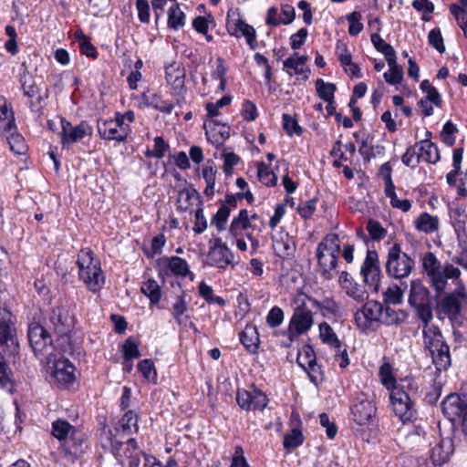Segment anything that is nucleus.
<instances>
[{
  "instance_id": "f257e3e1",
  "label": "nucleus",
  "mask_w": 467,
  "mask_h": 467,
  "mask_svg": "<svg viewBox=\"0 0 467 467\" xmlns=\"http://www.w3.org/2000/svg\"><path fill=\"white\" fill-rule=\"evenodd\" d=\"M422 268L436 292L437 315L448 317L452 326H462L467 321L463 315L467 291L460 280L461 270L448 262L441 265L431 252L423 255Z\"/></svg>"
},
{
  "instance_id": "f03ea898",
  "label": "nucleus",
  "mask_w": 467,
  "mask_h": 467,
  "mask_svg": "<svg viewBox=\"0 0 467 467\" xmlns=\"http://www.w3.org/2000/svg\"><path fill=\"white\" fill-rule=\"evenodd\" d=\"M423 343L432 358L437 370H446L451 366L450 348L445 343L438 327L423 326Z\"/></svg>"
},
{
  "instance_id": "7ed1b4c3",
  "label": "nucleus",
  "mask_w": 467,
  "mask_h": 467,
  "mask_svg": "<svg viewBox=\"0 0 467 467\" xmlns=\"http://www.w3.org/2000/svg\"><path fill=\"white\" fill-rule=\"evenodd\" d=\"M52 434L61 442L62 451L66 455L74 458L84 452L85 442L83 433L65 420H57L52 424Z\"/></svg>"
},
{
  "instance_id": "20e7f679",
  "label": "nucleus",
  "mask_w": 467,
  "mask_h": 467,
  "mask_svg": "<svg viewBox=\"0 0 467 467\" xmlns=\"http://www.w3.org/2000/svg\"><path fill=\"white\" fill-rule=\"evenodd\" d=\"M414 266V259L401 251L400 244L396 243L389 249L385 267L390 277L406 278L410 275Z\"/></svg>"
},
{
  "instance_id": "39448f33",
  "label": "nucleus",
  "mask_w": 467,
  "mask_h": 467,
  "mask_svg": "<svg viewBox=\"0 0 467 467\" xmlns=\"http://www.w3.org/2000/svg\"><path fill=\"white\" fill-rule=\"evenodd\" d=\"M27 337L35 355L40 359L45 358L47 365L51 364L54 347L47 328L36 322H32L28 327Z\"/></svg>"
},
{
  "instance_id": "423d86ee",
  "label": "nucleus",
  "mask_w": 467,
  "mask_h": 467,
  "mask_svg": "<svg viewBox=\"0 0 467 467\" xmlns=\"http://www.w3.org/2000/svg\"><path fill=\"white\" fill-rule=\"evenodd\" d=\"M429 294V290L420 281H411L408 301L410 306L415 308L418 317L425 325H428L433 317Z\"/></svg>"
},
{
  "instance_id": "0eeeda50",
  "label": "nucleus",
  "mask_w": 467,
  "mask_h": 467,
  "mask_svg": "<svg viewBox=\"0 0 467 467\" xmlns=\"http://www.w3.org/2000/svg\"><path fill=\"white\" fill-rule=\"evenodd\" d=\"M0 348L9 355H16L19 351L16 329L8 308H0Z\"/></svg>"
},
{
  "instance_id": "6e6552de",
  "label": "nucleus",
  "mask_w": 467,
  "mask_h": 467,
  "mask_svg": "<svg viewBox=\"0 0 467 467\" xmlns=\"http://www.w3.org/2000/svg\"><path fill=\"white\" fill-rule=\"evenodd\" d=\"M352 420L360 426L373 423L377 408L370 396L364 392L357 394L350 408Z\"/></svg>"
},
{
  "instance_id": "1a4fd4ad",
  "label": "nucleus",
  "mask_w": 467,
  "mask_h": 467,
  "mask_svg": "<svg viewBox=\"0 0 467 467\" xmlns=\"http://www.w3.org/2000/svg\"><path fill=\"white\" fill-rule=\"evenodd\" d=\"M389 399L393 412L401 421L406 422L412 420L415 414L413 402L403 387L393 386Z\"/></svg>"
},
{
  "instance_id": "9d476101",
  "label": "nucleus",
  "mask_w": 467,
  "mask_h": 467,
  "mask_svg": "<svg viewBox=\"0 0 467 467\" xmlns=\"http://www.w3.org/2000/svg\"><path fill=\"white\" fill-rule=\"evenodd\" d=\"M360 274L365 285L378 293L379 290L381 271L379 254L375 250H368L365 260L361 265Z\"/></svg>"
},
{
  "instance_id": "9b49d317",
  "label": "nucleus",
  "mask_w": 467,
  "mask_h": 467,
  "mask_svg": "<svg viewBox=\"0 0 467 467\" xmlns=\"http://www.w3.org/2000/svg\"><path fill=\"white\" fill-rule=\"evenodd\" d=\"M234 254L227 245L223 243L222 239L215 237L209 242V251L205 259V264L224 269L233 261Z\"/></svg>"
},
{
  "instance_id": "f8f14e48",
  "label": "nucleus",
  "mask_w": 467,
  "mask_h": 467,
  "mask_svg": "<svg viewBox=\"0 0 467 467\" xmlns=\"http://www.w3.org/2000/svg\"><path fill=\"white\" fill-rule=\"evenodd\" d=\"M49 328L59 337L67 336L74 327V317L64 306H57L52 309L48 318Z\"/></svg>"
},
{
  "instance_id": "ddd939ff",
  "label": "nucleus",
  "mask_w": 467,
  "mask_h": 467,
  "mask_svg": "<svg viewBox=\"0 0 467 467\" xmlns=\"http://www.w3.org/2000/svg\"><path fill=\"white\" fill-rule=\"evenodd\" d=\"M313 325V317L310 309L305 306H297L291 317L287 330L288 338L292 341L294 337L306 333Z\"/></svg>"
},
{
  "instance_id": "4468645a",
  "label": "nucleus",
  "mask_w": 467,
  "mask_h": 467,
  "mask_svg": "<svg viewBox=\"0 0 467 467\" xmlns=\"http://www.w3.org/2000/svg\"><path fill=\"white\" fill-rule=\"evenodd\" d=\"M60 122L62 126L61 142L64 146L78 142L85 136L91 134V127L84 121L73 126L69 121L61 118Z\"/></svg>"
},
{
  "instance_id": "2eb2a0df",
  "label": "nucleus",
  "mask_w": 467,
  "mask_h": 467,
  "mask_svg": "<svg viewBox=\"0 0 467 467\" xmlns=\"http://www.w3.org/2000/svg\"><path fill=\"white\" fill-rule=\"evenodd\" d=\"M441 410L446 418L454 421L467 410V393L450 394L441 402Z\"/></svg>"
},
{
  "instance_id": "dca6fc26",
  "label": "nucleus",
  "mask_w": 467,
  "mask_h": 467,
  "mask_svg": "<svg viewBox=\"0 0 467 467\" xmlns=\"http://www.w3.org/2000/svg\"><path fill=\"white\" fill-rule=\"evenodd\" d=\"M236 401L240 408L245 410H263L267 406L268 399L261 391L254 390L249 392L244 389H238L236 393Z\"/></svg>"
},
{
  "instance_id": "f3484780",
  "label": "nucleus",
  "mask_w": 467,
  "mask_h": 467,
  "mask_svg": "<svg viewBox=\"0 0 467 467\" xmlns=\"http://www.w3.org/2000/svg\"><path fill=\"white\" fill-rule=\"evenodd\" d=\"M345 293L358 303H364L368 298V293L363 285L357 283L347 271H343L338 279Z\"/></svg>"
},
{
  "instance_id": "a211bd4d",
  "label": "nucleus",
  "mask_w": 467,
  "mask_h": 467,
  "mask_svg": "<svg viewBox=\"0 0 467 467\" xmlns=\"http://www.w3.org/2000/svg\"><path fill=\"white\" fill-rule=\"evenodd\" d=\"M98 131L104 140L123 141L128 135V126L119 124L116 119H109L98 122Z\"/></svg>"
},
{
  "instance_id": "6ab92c4d",
  "label": "nucleus",
  "mask_w": 467,
  "mask_h": 467,
  "mask_svg": "<svg viewBox=\"0 0 467 467\" xmlns=\"http://www.w3.org/2000/svg\"><path fill=\"white\" fill-rule=\"evenodd\" d=\"M381 304L374 301L368 302L355 313V321L358 327L368 328L373 321L379 318Z\"/></svg>"
},
{
  "instance_id": "aec40b11",
  "label": "nucleus",
  "mask_w": 467,
  "mask_h": 467,
  "mask_svg": "<svg viewBox=\"0 0 467 467\" xmlns=\"http://www.w3.org/2000/svg\"><path fill=\"white\" fill-rule=\"evenodd\" d=\"M52 366H49L51 375L62 384L71 383L75 379L74 366L66 358L55 359L52 358Z\"/></svg>"
},
{
  "instance_id": "412c9836",
  "label": "nucleus",
  "mask_w": 467,
  "mask_h": 467,
  "mask_svg": "<svg viewBox=\"0 0 467 467\" xmlns=\"http://www.w3.org/2000/svg\"><path fill=\"white\" fill-rule=\"evenodd\" d=\"M227 28L232 35L237 37L240 36H244L246 43L251 47V49L256 48L257 41L255 29L252 26L248 25L245 21L243 19H237L234 22H228Z\"/></svg>"
},
{
  "instance_id": "4be33fe9",
  "label": "nucleus",
  "mask_w": 467,
  "mask_h": 467,
  "mask_svg": "<svg viewBox=\"0 0 467 467\" xmlns=\"http://www.w3.org/2000/svg\"><path fill=\"white\" fill-rule=\"evenodd\" d=\"M79 278L87 285L88 289L93 292H99L105 284V276L100 264L95 265L88 270L78 273Z\"/></svg>"
},
{
  "instance_id": "5701e85b",
  "label": "nucleus",
  "mask_w": 467,
  "mask_h": 467,
  "mask_svg": "<svg viewBox=\"0 0 467 467\" xmlns=\"http://www.w3.org/2000/svg\"><path fill=\"white\" fill-rule=\"evenodd\" d=\"M272 240V248L276 256L286 259L294 255L296 245L288 234L280 233L277 235H274Z\"/></svg>"
},
{
  "instance_id": "b1692460",
  "label": "nucleus",
  "mask_w": 467,
  "mask_h": 467,
  "mask_svg": "<svg viewBox=\"0 0 467 467\" xmlns=\"http://www.w3.org/2000/svg\"><path fill=\"white\" fill-rule=\"evenodd\" d=\"M207 140L216 147H220L230 136V127L219 122L211 120L204 124Z\"/></svg>"
},
{
  "instance_id": "393cba45",
  "label": "nucleus",
  "mask_w": 467,
  "mask_h": 467,
  "mask_svg": "<svg viewBox=\"0 0 467 467\" xmlns=\"http://www.w3.org/2000/svg\"><path fill=\"white\" fill-rule=\"evenodd\" d=\"M166 80L174 90H180L184 87L185 69L181 63L173 62L166 67Z\"/></svg>"
},
{
  "instance_id": "a878e982",
  "label": "nucleus",
  "mask_w": 467,
  "mask_h": 467,
  "mask_svg": "<svg viewBox=\"0 0 467 467\" xmlns=\"http://www.w3.org/2000/svg\"><path fill=\"white\" fill-rule=\"evenodd\" d=\"M408 315L403 310H395L381 305L379 321L386 326H399L406 321Z\"/></svg>"
},
{
  "instance_id": "bb28decb",
  "label": "nucleus",
  "mask_w": 467,
  "mask_h": 467,
  "mask_svg": "<svg viewBox=\"0 0 467 467\" xmlns=\"http://www.w3.org/2000/svg\"><path fill=\"white\" fill-rule=\"evenodd\" d=\"M240 341L244 347L250 352L255 353L260 343L259 333L254 325H246L240 333Z\"/></svg>"
},
{
  "instance_id": "cd10ccee",
  "label": "nucleus",
  "mask_w": 467,
  "mask_h": 467,
  "mask_svg": "<svg viewBox=\"0 0 467 467\" xmlns=\"http://www.w3.org/2000/svg\"><path fill=\"white\" fill-rule=\"evenodd\" d=\"M317 258L320 267L322 276L327 280L334 277V272L337 265V256L330 255L324 253L317 252Z\"/></svg>"
},
{
  "instance_id": "c85d7f7f",
  "label": "nucleus",
  "mask_w": 467,
  "mask_h": 467,
  "mask_svg": "<svg viewBox=\"0 0 467 467\" xmlns=\"http://www.w3.org/2000/svg\"><path fill=\"white\" fill-rule=\"evenodd\" d=\"M452 453V443L451 441H441L431 450V460L434 464L441 465L450 460Z\"/></svg>"
},
{
  "instance_id": "c756f323",
  "label": "nucleus",
  "mask_w": 467,
  "mask_h": 467,
  "mask_svg": "<svg viewBox=\"0 0 467 467\" xmlns=\"http://www.w3.org/2000/svg\"><path fill=\"white\" fill-rule=\"evenodd\" d=\"M420 160L428 163H436L440 160V153L436 144L429 140L417 143Z\"/></svg>"
},
{
  "instance_id": "7c9ffc66",
  "label": "nucleus",
  "mask_w": 467,
  "mask_h": 467,
  "mask_svg": "<svg viewBox=\"0 0 467 467\" xmlns=\"http://www.w3.org/2000/svg\"><path fill=\"white\" fill-rule=\"evenodd\" d=\"M317 252L326 253L330 255L337 256L340 252V242L337 234H327L318 244Z\"/></svg>"
},
{
  "instance_id": "2f4dec72",
  "label": "nucleus",
  "mask_w": 467,
  "mask_h": 467,
  "mask_svg": "<svg viewBox=\"0 0 467 467\" xmlns=\"http://www.w3.org/2000/svg\"><path fill=\"white\" fill-rule=\"evenodd\" d=\"M142 100L147 107L154 108L155 109L166 114H170L174 107L171 102L161 99V96L157 93H143Z\"/></svg>"
},
{
  "instance_id": "473e14b6",
  "label": "nucleus",
  "mask_w": 467,
  "mask_h": 467,
  "mask_svg": "<svg viewBox=\"0 0 467 467\" xmlns=\"http://www.w3.org/2000/svg\"><path fill=\"white\" fill-rule=\"evenodd\" d=\"M250 226L251 223L247 210H241L238 216L233 219L229 228V234L236 237L242 234V232Z\"/></svg>"
},
{
  "instance_id": "72a5a7b5",
  "label": "nucleus",
  "mask_w": 467,
  "mask_h": 467,
  "mask_svg": "<svg viewBox=\"0 0 467 467\" xmlns=\"http://www.w3.org/2000/svg\"><path fill=\"white\" fill-rule=\"evenodd\" d=\"M415 227L417 230L426 234L432 233L439 227L438 217L423 213L416 219Z\"/></svg>"
},
{
  "instance_id": "f704fd0d",
  "label": "nucleus",
  "mask_w": 467,
  "mask_h": 467,
  "mask_svg": "<svg viewBox=\"0 0 467 467\" xmlns=\"http://www.w3.org/2000/svg\"><path fill=\"white\" fill-rule=\"evenodd\" d=\"M118 431H121L125 434H131L133 431H138V417L132 411H127L122 418L119 420L118 427L116 428Z\"/></svg>"
},
{
  "instance_id": "c9c22d12",
  "label": "nucleus",
  "mask_w": 467,
  "mask_h": 467,
  "mask_svg": "<svg viewBox=\"0 0 467 467\" xmlns=\"http://www.w3.org/2000/svg\"><path fill=\"white\" fill-rule=\"evenodd\" d=\"M389 69L385 72L383 77L389 84L397 85L400 84L403 78V69L397 63V57H394L387 60Z\"/></svg>"
},
{
  "instance_id": "e433bc0d",
  "label": "nucleus",
  "mask_w": 467,
  "mask_h": 467,
  "mask_svg": "<svg viewBox=\"0 0 467 467\" xmlns=\"http://www.w3.org/2000/svg\"><path fill=\"white\" fill-rule=\"evenodd\" d=\"M126 446V450L124 451V453L130 458H135V461L138 462V451L139 448L137 446V442L135 439H129L125 443L123 441H118L116 438L112 439L111 441V447L114 453L119 454L120 449L123 446Z\"/></svg>"
},
{
  "instance_id": "4c0bfd02",
  "label": "nucleus",
  "mask_w": 467,
  "mask_h": 467,
  "mask_svg": "<svg viewBox=\"0 0 467 467\" xmlns=\"http://www.w3.org/2000/svg\"><path fill=\"white\" fill-rule=\"evenodd\" d=\"M77 264L78 266V273H81L82 270H88L95 265L100 264V261L94 257V253L90 249L86 248L79 251Z\"/></svg>"
},
{
  "instance_id": "58836bf2",
  "label": "nucleus",
  "mask_w": 467,
  "mask_h": 467,
  "mask_svg": "<svg viewBox=\"0 0 467 467\" xmlns=\"http://www.w3.org/2000/svg\"><path fill=\"white\" fill-rule=\"evenodd\" d=\"M171 308L172 317L174 318L175 322L181 326L182 324V316L188 308V301L186 300V293L184 291H182L181 295H178L175 297V302L172 304Z\"/></svg>"
},
{
  "instance_id": "ea45409f",
  "label": "nucleus",
  "mask_w": 467,
  "mask_h": 467,
  "mask_svg": "<svg viewBox=\"0 0 467 467\" xmlns=\"http://www.w3.org/2000/svg\"><path fill=\"white\" fill-rule=\"evenodd\" d=\"M15 131L16 130L10 132H5L10 150L16 154H24L27 150L25 139L22 135Z\"/></svg>"
},
{
  "instance_id": "a19ab883",
  "label": "nucleus",
  "mask_w": 467,
  "mask_h": 467,
  "mask_svg": "<svg viewBox=\"0 0 467 467\" xmlns=\"http://www.w3.org/2000/svg\"><path fill=\"white\" fill-rule=\"evenodd\" d=\"M319 333L320 338L324 343L330 345L334 348H340V340L337 338L333 328L327 322H323L319 325Z\"/></svg>"
},
{
  "instance_id": "79ce46f5",
  "label": "nucleus",
  "mask_w": 467,
  "mask_h": 467,
  "mask_svg": "<svg viewBox=\"0 0 467 467\" xmlns=\"http://www.w3.org/2000/svg\"><path fill=\"white\" fill-rule=\"evenodd\" d=\"M185 23V15L180 9L179 5L174 3L168 11V26L170 28L177 30L183 26Z\"/></svg>"
},
{
  "instance_id": "37998d69",
  "label": "nucleus",
  "mask_w": 467,
  "mask_h": 467,
  "mask_svg": "<svg viewBox=\"0 0 467 467\" xmlns=\"http://www.w3.org/2000/svg\"><path fill=\"white\" fill-rule=\"evenodd\" d=\"M168 261V266L174 275L181 276L191 275V278L192 279L193 274L190 272L188 263L184 259L178 256H171Z\"/></svg>"
},
{
  "instance_id": "c03bdc74",
  "label": "nucleus",
  "mask_w": 467,
  "mask_h": 467,
  "mask_svg": "<svg viewBox=\"0 0 467 467\" xmlns=\"http://www.w3.org/2000/svg\"><path fill=\"white\" fill-rule=\"evenodd\" d=\"M141 292L150 298L151 304H157L161 300V287L153 279H149L142 284Z\"/></svg>"
},
{
  "instance_id": "a18cd8bd",
  "label": "nucleus",
  "mask_w": 467,
  "mask_h": 467,
  "mask_svg": "<svg viewBox=\"0 0 467 467\" xmlns=\"http://www.w3.org/2000/svg\"><path fill=\"white\" fill-rule=\"evenodd\" d=\"M198 195V192L194 189L184 188L178 192L176 200L177 209L180 212H186L192 205V199Z\"/></svg>"
},
{
  "instance_id": "49530a36",
  "label": "nucleus",
  "mask_w": 467,
  "mask_h": 467,
  "mask_svg": "<svg viewBox=\"0 0 467 467\" xmlns=\"http://www.w3.org/2000/svg\"><path fill=\"white\" fill-rule=\"evenodd\" d=\"M308 57L306 56H298L295 53L292 57L284 61V68L286 70L293 69L296 74H303V66L306 63Z\"/></svg>"
},
{
  "instance_id": "de8ad7c7",
  "label": "nucleus",
  "mask_w": 467,
  "mask_h": 467,
  "mask_svg": "<svg viewBox=\"0 0 467 467\" xmlns=\"http://www.w3.org/2000/svg\"><path fill=\"white\" fill-rule=\"evenodd\" d=\"M304 441V436L300 429L293 428L289 433L285 435L283 445L286 450H294Z\"/></svg>"
},
{
  "instance_id": "09e8293b",
  "label": "nucleus",
  "mask_w": 467,
  "mask_h": 467,
  "mask_svg": "<svg viewBox=\"0 0 467 467\" xmlns=\"http://www.w3.org/2000/svg\"><path fill=\"white\" fill-rule=\"evenodd\" d=\"M371 42H372L373 46L375 47V48L384 55L386 60H389V59L396 57V52H395L394 48L389 44H388L385 40H383L379 35L372 34L371 35Z\"/></svg>"
},
{
  "instance_id": "8fccbe9b",
  "label": "nucleus",
  "mask_w": 467,
  "mask_h": 467,
  "mask_svg": "<svg viewBox=\"0 0 467 467\" xmlns=\"http://www.w3.org/2000/svg\"><path fill=\"white\" fill-rule=\"evenodd\" d=\"M316 89L318 97L323 100H333L335 99L334 93L337 89L335 84L327 83L323 79L318 78L316 81Z\"/></svg>"
},
{
  "instance_id": "3c124183",
  "label": "nucleus",
  "mask_w": 467,
  "mask_h": 467,
  "mask_svg": "<svg viewBox=\"0 0 467 467\" xmlns=\"http://www.w3.org/2000/svg\"><path fill=\"white\" fill-rule=\"evenodd\" d=\"M200 296L205 299L209 304H217L219 306H224L225 300L221 296H214L213 295L212 286L208 285L205 282L202 281L198 286Z\"/></svg>"
},
{
  "instance_id": "603ef678",
  "label": "nucleus",
  "mask_w": 467,
  "mask_h": 467,
  "mask_svg": "<svg viewBox=\"0 0 467 467\" xmlns=\"http://www.w3.org/2000/svg\"><path fill=\"white\" fill-rule=\"evenodd\" d=\"M257 176L259 181L266 186H274L277 182V176L274 171H269L264 162L258 164Z\"/></svg>"
},
{
  "instance_id": "864d4df0",
  "label": "nucleus",
  "mask_w": 467,
  "mask_h": 467,
  "mask_svg": "<svg viewBox=\"0 0 467 467\" xmlns=\"http://www.w3.org/2000/svg\"><path fill=\"white\" fill-rule=\"evenodd\" d=\"M230 215V207L228 205H221L217 213L212 219V224H214L219 232L225 230V223Z\"/></svg>"
},
{
  "instance_id": "5fc2aeb1",
  "label": "nucleus",
  "mask_w": 467,
  "mask_h": 467,
  "mask_svg": "<svg viewBox=\"0 0 467 467\" xmlns=\"http://www.w3.org/2000/svg\"><path fill=\"white\" fill-rule=\"evenodd\" d=\"M349 26L348 34L350 36H358L363 29V24L361 23L362 16L359 12L354 11L346 16Z\"/></svg>"
},
{
  "instance_id": "6e6d98bb",
  "label": "nucleus",
  "mask_w": 467,
  "mask_h": 467,
  "mask_svg": "<svg viewBox=\"0 0 467 467\" xmlns=\"http://www.w3.org/2000/svg\"><path fill=\"white\" fill-rule=\"evenodd\" d=\"M451 13L455 17L459 26L462 29L465 37L467 38V13L456 4L450 6Z\"/></svg>"
},
{
  "instance_id": "4d7b16f0",
  "label": "nucleus",
  "mask_w": 467,
  "mask_h": 467,
  "mask_svg": "<svg viewBox=\"0 0 467 467\" xmlns=\"http://www.w3.org/2000/svg\"><path fill=\"white\" fill-rule=\"evenodd\" d=\"M20 82L22 84V88H23V92H24L25 96H26L28 98H33L36 95H38L39 88L35 84V82L32 80L31 76H29L26 73H24L21 76Z\"/></svg>"
},
{
  "instance_id": "13d9d810",
  "label": "nucleus",
  "mask_w": 467,
  "mask_h": 467,
  "mask_svg": "<svg viewBox=\"0 0 467 467\" xmlns=\"http://www.w3.org/2000/svg\"><path fill=\"white\" fill-rule=\"evenodd\" d=\"M283 129L289 136L293 134L301 135L303 129L298 125L297 120L288 114H283Z\"/></svg>"
},
{
  "instance_id": "bf43d9fd",
  "label": "nucleus",
  "mask_w": 467,
  "mask_h": 467,
  "mask_svg": "<svg viewBox=\"0 0 467 467\" xmlns=\"http://www.w3.org/2000/svg\"><path fill=\"white\" fill-rule=\"evenodd\" d=\"M297 362L304 369H306V366L316 362L314 349L310 346H305L298 353Z\"/></svg>"
},
{
  "instance_id": "052dcab7",
  "label": "nucleus",
  "mask_w": 467,
  "mask_h": 467,
  "mask_svg": "<svg viewBox=\"0 0 467 467\" xmlns=\"http://www.w3.org/2000/svg\"><path fill=\"white\" fill-rule=\"evenodd\" d=\"M313 305L318 307L321 311H323V314L326 315L331 314L333 316H337L339 313L340 306L339 305L332 300V299H326L322 303L317 301L316 299L312 300Z\"/></svg>"
},
{
  "instance_id": "680f3d73",
  "label": "nucleus",
  "mask_w": 467,
  "mask_h": 467,
  "mask_svg": "<svg viewBox=\"0 0 467 467\" xmlns=\"http://www.w3.org/2000/svg\"><path fill=\"white\" fill-rule=\"evenodd\" d=\"M420 88L427 95L425 98L431 99L436 106H441V98L435 87H433L429 80H423L420 84Z\"/></svg>"
},
{
  "instance_id": "e2e57ef3",
  "label": "nucleus",
  "mask_w": 467,
  "mask_h": 467,
  "mask_svg": "<svg viewBox=\"0 0 467 467\" xmlns=\"http://www.w3.org/2000/svg\"><path fill=\"white\" fill-rule=\"evenodd\" d=\"M123 355L126 361L140 357L139 345L133 338L129 337L123 344Z\"/></svg>"
},
{
  "instance_id": "0e129e2a",
  "label": "nucleus",
  "mask_w": 467,
  "mask_h": 467,
  "mask_svg": "<svg viewBox=\"0 0 467 467\" xmlns=\"http://www.w3.org/2000/svg\"><path fill=\"white\" fill-rule=\"evenodd\" d=\"M391 370V366L389 364L385 363L379 368V375L381 377L382 384L386 388L392 389L393 386H400V384H396Z\"/></svg>"
},
{
  "instance_id": "69168bd1",
  "label": "nucleus",
  "mask_w": 467,
  "mask_h": 467,
  "mask_svg": "<svg viewBox=\"0 0 467 467\" xmlns=\"http://www.w3.org/2000/svg\"><path fill=\"white\" fill-rule=\"evenodd\" d=\"M0 119L6 120L4 132H10L16 129L14 112L10 110L5 104L0 107Z\"/></svg>"
},
{
  "instance_id": "338daca9",
  "label": "nucleus",
  "mask_w": 467,
  "mask_h": 467,
  "mask_svg": "<svg viewBox=\"0 0 467 467\" xmlns=\"http://www.w3.org/2000/svg\"><path fill=\"white\" fill-rule=\"evenodd\" d=\"M401 160L405 165L416 167L420 161L418 145L416 144L413 147H410L403 154Z\"/></svg>"
},
{
  "instance_id": "774afa93",
  "label": "nucleus",
  "mask_w": 467,
  "mask_h": 467,
  "mask_svg": "<svg viewBox=\"0 0 467 467\" xmlns=\"http://www.w3.org/2000/svg\"><path fill=\"white\" fill-rule=\"evenodd\" d=\"M428 39L430 45L434 47L439 53H443L445 51V47L443 44V38L441 36V31L439 28H433L429 32Z\"/></svg>"
}]
</instances>
